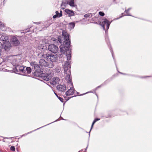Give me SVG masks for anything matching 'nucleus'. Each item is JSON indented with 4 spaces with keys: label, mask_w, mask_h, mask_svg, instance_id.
<instances>
[{
    "label": "nucleus",
    "mask_w": 152,
    "mask_h": 152,
    "mask_svg": "<svg viewBox=\"0 0 152 152\" xmlns=\"http://www.w3.org/2000/svg\"><path fill=\"white\" fill-rule=\"evenodd\" d=\"M58 121V119H57V120H56V121H53V122H52V123H50V124H47V125H45V126H42V127H40V128H38V129H36L34 130V131H31V132H28V133H27L25 134H23V135H22V136H21V137H23V136H26V135H27L28 134H30V133H31L32 132H33V131H36V130H38V129H40V128H42V127H44V126H47V125H49V124H51V123H53V122H56V121Z\"/></svg>",
    "instance_id": "obj_14"
},
{
    "label": "nucleus",
    "mask_w": 152,
    "mask_h": 152,
    "mask_svg": "<svg viewBox=\"0 0 152 152\" xmlns=\"http://www.w3.org/2000/svg\"><path fill=\"white\" fill-rule=\"evenodd\" d=\"M1 4H3V2H1Z\"/></svg>",
    "instance_id": "obj_48"
},
{
    "label": "nucleus",
    "mask_w": 152,
    "mask_h": 152,
    "mask_svg": "<svg viewBox=\"0 0 152 152\" xmlns=\"http://www.w3.org/2000/svg\"><path fill=\"white\" fill-rule=\"evenodd\" d=\"M70 61H66L64 66V76L66 80L68 83L72 87L65 93L66 96L72 95L74 93V89L73 88V83L72 81V77H71Z\"/></svg>",
    "instance_id": "obj_2"
},
{
    "label": "nucleus",
    "mask_w": 152,
    "mask_h": 152,
    "mask_svg": "<svg viewBox=\"0 0 152 152\" xmlns=\"http://www.w3.org/2000/svg\"><path fill=\"white\" fill-rule=\"evenodd\" d=\"M62 37L59 36L57 39L53 38L52 40L54 41V44L49 45L48 48L49 51L53 53H56L58 50V45L60 44L61 52L63 54L66 52V56L68 61L71 58V50L70 49V39L69 35L65 31H62Z\"/></svg>",
    "instance_id": "obj_1"
},
{
    "label": "nucleus",
    "mask_w": 152,
    "mask_h": 152,
    "mask_svg": "<svg viewBox=\"0 0 152 152\" xmlns=\"http://www.w3.org/2000/svg\"><path fill=\"white\" fill-rule=\"evenodd\" d=\"M34 23L35 24H39V22H35V23Z\"/></svg>",
    "instance_id": "obj_41"
},
{
    "label": "nucleus",
    "mask_w": 152,
    "mask_h": 152,
    "mask_svg": "<svg viewBox=\"0 0 152 152\" xmlns=\"http://www.w3.org/2000/svg\"><path fill=\"white\" fill-rule=\"evenodd\" d=\"M118 72H119V73L121 74H123V75H126V74H125V73H121V72H119V71H118Z\"/></svg>",
    "instance_id": "obj_39"
},
{
    "label": "nucleus",
    "mask_w": 152,
    "mask_h": 152,
    "mask_svg": "<svg viewBox=\"0 0 152 152\" xmlns=\"http://www.w3.org/2000/svg\"><path fill=\"white\" fill-rule=\"evenodd\" d=\"M11 47V45L9 43L5 45L4 47V49L6 51H8L10 50Z\"/></svg>",
    "instance_id": "obj_16"
},
{
    "label": "nucleus",
    "mask_w": 152,
    "mask_h": 152,
    "mask_svg": "<svg viewBox=\"0 0 152 152\" xmlns=\"http://www.w3.org/2000/svg\"><path fill=\"white\" fill-rule=\"evenodd\" d=\"M74 1L75 0H70V1L67 2V4L71 7H75Z\"/></svg>",
    "instance_id": "obj_17"
},
{
    "label": "nucleus",
    "mask_w": 152,
    "mask_h": 152,
    "mask_svg": "<svg viewBox=\"0 0 152 152\" xmlns=\"http://www.w3.org/2000/svg\"><path fill=\"white\" fill-rule=\"evenodd\" d=\"M55 13L56 14L53 15V18L55 19L57 18H60L61 17L59 16V13L58 11H56Z\"/></svg>",
    "instance_id": "obj_20"
},
{
    "label": "nucleus",
    "mask_w": 152,
    "mask_h": 152,
    "mask_svg": "<svg viewBox=\"0 0 152 152\" xmlns=\"http://www.w3.org/2000/svg\"><path fill=\"white\" fill-rule=\"evenodd\" d=\"M95 122H96L94 120L93 121V122H92L91 129L90 130V131H89V136H90V132L91 131V129H92V128L93 127V126L94 125V124H95Z\"/></svg>",
    "instance_id": "obj_25"
},
{
    "label": "nucleus",
    "mask_w": 152,
    "mask_h": 152,
    "mask_svg": "<svg viewBox=\"0 0 152 152\" xmlns=\"http://www.w3.org/2000/svg\"><path fill=\"white\" fill-rule=\"evenodd\" d=\"M41 49H43V47H42L40 48Z\"/></svg>",
    "instance_id": "obj_45"
},
{
    "label": "nucleus",
    "mask_w": 152,
    "mask_h": 152,
    "mask_svg": "<svg viewBox=\"0 0 152 152\" xmlns=\"http://www.w3.org/2000/svg\"><path fill=\"white\" fill-rule=\"evenodd\" d=\"M25 72L23 75L25 76L26 75V74H30L31 71V68L29 67H27L26 68V67L25 66Z\"/></svg>",
    "instance_id": "obj_13"
},
{
    "label": "nucleus",
    "mask_w": 152,
    "mask_h": 152,
    "mask_svg": "<svg viewBox=\"0 0 152 152\" xmlns=\"http://www.w3.org/2000/svg\"><path fill=\"white\" fill-rule=\"evenodd\" d=\"M124 14V13H122L121 14V16H120L119 18H115V19H114L113 20H117L119 18H121V17H122L123 16H124V15H123Z\"/></svg>",
    "instance_id": "obj_26"
},
{
    "label": "nucleus",
    "mask_w": 152,
    "mask_h": 152,
    "mask_svg": "<svg viewBox=\"0 0 152 152\" xmlns=\"http://www.w3.org/2000/svg\"><path fill=\"white\" fill-rule=\"evenodd\" d=\"M29 30L28 29H26L23 31V32H22L23 33H26L28 32H29Z\"/></svg>",
    "instance_id": "obj_29"
},
{
    "label": "nucleus",
    "mask_w": 152,
    "mask_h": 152,
    "mask_svg": "<svg viewBox=\"0 0 152 152\" xmlns=\"http://www.w3.org/2000/svg\"><path fill=\"white\" fill-rule=\"evenodd\" d=\"M54 94H55L57 96V97H58V96L57 94L56 93H55V92H54Z\"/></svg>",
    "instance_id": "obj_42"
},
{
    "label": "nucleus",
    "mask_w": 152,
    "mask_h": 152,
    "mask_svg": "<svg viewBox=\"0 0 152 152\" xmlns=\"http://www.w3.org/2000/svg\"><path fill=\"white\" fill-rule=\"evenodd\" d=\"M87 148H88V146H87V147L85 149L86 151V150Z\"/></svg>",
    "instance_id": "obj_46"
},
{
    "label": "nucleus",
    "mask_w": 152,
    "mask_h": 152,
    "mask_svg": "<svg viewBox=\"0 0 152 152\" xmlns=\"http://www.w3.org/2000/svg\"><path fill=\"white\" fill-rule=\"evenodd\" d=\"M58 99H59L62 102H63V98L58 96Z\"/></svg>",
    "instance_id": "obj_31"
},
{
    "label": "nucleus",
    "mask_w": 152,
    "mask_h": 152,
    "mask_svg": "<svg viewBox=\"0 0 152 152\" xmlns=\"http://www.w3.org/2000/svg\"><path fill=\"white\" fill-rule=\"evenodd\" d=\"M72 96V97H69V98H68V99H66V101H68V100H69L70 98H71L72 97H74V96Z\"/></svg>",
    "instance_id": "obj_36"
},
{
    "label": "nucleus",
    "mask_w": 152,
    "mask_h": 152,
    "mask_svg": "<svg viewBox=\"0 0 152 152\" xmlns=\"http://www.w3.org/2000/svg\"><path fill=\"white\" fill-rule=\"evenodd\" d=\"M60 79L59 78L57 77H54L52 79H51L50 81V82L51 84L53 85H55L59 83Z\"/></svg>",
    "instance_id": "obj_8"
},
{
    "label": "nucleus",
    "mask_w": 152,
    "mask_h": 152,
    "mask_svg": "<svg viewBox=\"0 0 152 152\" xmlns=\"http://www.w3.org/2000/svg\"><path fill=\"white\" fill-rule=\"evenodd\" d=\"M4 138H6V139H10V138H12V137H10V138H8V137H3Z\"/></svg>",
    "instance_id": "obj_40"
},
{
    "label": "nucleus",
    "mask_w": 152,
    "mask_h": 152,
    "mask_svg": "<svg viewBox=\"0 0 152 152\" xmlns=\"http://www.w3.org/2000/svg\"><path fill=\"white\" fill-rule=\"evenodd\" d=\"M40 65L49 68H52L53 66V64L52 63H49L43 59H41L39 61Z\"/></svg>",
    "instance_id": "obj_6"
},
{
    "label": "nucleus",
    "mask_w": 152,
    "mask_h": 152,
    "mask_svg": "<svg viewBox=\"0 0 152 152\" xmlns=\"http://www.w3.org/2000/svg\"><path fill=\"white\" fill-rule=\"evenodd\" d=\"M13 66H15V69H13V70L15 73L20 72L23 73L24 74V73L25 72V66L17 64V63H15L14 61L13 62Z\"/></svg>",
    "instance_id": "obj_5"
},
{
    "label": "nucleus",
    "mask_w": 152,
    "mask_h": 152,
    "mask_svg": "<svg viewBox=\"0 0 152 152\" xmlns=\"http://www.w3.org/2000/svg\"><path fill=\"white\" fill-rule=\"evenodd\" d=\"M64 12L66 14V15H67L69 17L73 16H75L74 12L72 10H70L68 9H65Z\"/></svg>",
    "instance_id": "obj_9"
},
{
    "label": "nucleus",
    "mask_w": 152,
    "mask_h": 152,
    "mask_svg": "<svg viewBox=\"0 0 152 152\" xmlns=\"http://www.w3.org/2000/svg\"><path fill=\"white\" fill-rule=\"evenodd\" d=\"M91 92H92V93H93V92H92V91H89V92H86V93H84V94H80V95H78V96H82V95H84V94H87V93H91Z\"/></svg>",
    "instance_id": "obj_32"
},
{
    "label": "nucleus",
    "mask_w": 152,
    "mask_h": 152,
    "mask_svg": "<svg viewBox=\"0 0 152 152\" xmlns=\"http://www.w3.org/2000/svg\"><path fill=\"white\" fill-rule=\"evenodd\" d=\"M110 51L111 52V53H112L113 58L114 59V56H113V51L112 49V48L111 47L110 48Z\"/></svg>",
    "instance_id": "obj_30"
},
{
    "label": "nucleus",
    "mask_w": 152,
    "mask_h": 152,
    "mask_svg": "<svg viewBox=\"0 0 152 152\" xmlns=\"http://www.w3.org/2000/svg\"><path fill=\"white\" fill-rule=\"evenodd\" d=\"M105 33L106 35L105 40L107 41H109V39L107 37V31H105Z\"/></svg>",
    "instance_id": "obj_24"
},
{
    "label": "nucleus",
    "mask_w": 152,
    "mask_h": 152,
    "mask_svg": "<svg viewBox=\"0 0 152 152\" xmlns=\"http://www.w3.org/2000/svg\"><path fill=\"white\" fill-rule=\"evenodd\" d=\"M131 9V8H129L127 10H126L124 11V12H125L126 13V14L125 15L132 16L129 12V11Z\"/></svg>",
    "instance_id": "obj_18"
},
{
    "label": "nucleus",
    "mask_w": 152,
    "mask_h": 152,
    "mask_svg": "<svg viewBox=\"0 0 152 152\" xmlns=\"http://www.w3.org/2000/svg\"><path fill=\"white\" fill-rule=\"evenodd\" d=\"M100 120L99 118H95L94 120L96 122V121H99Z\"/></svg>",
    "instance_id": "obj_34"
},
{
    "label": "nucleus",
    "mask_w": 152,
    "mask_h": 152,
    "mask_svg": "<svg viewBox=\"0 0 152 152\" xmlns=\"http://www.w3.org/2000/svg\"><path fill=\"white\" fill-rule=\"evenodd\" d=\"M99 15L102 16H103L104 15V13L102 12H99Z\"/></svg>",
    "instance_id": "obj_27"
},
{
    "label": "nucleus",
    "mask_w": 152,
    "mask_h": 152,
    "mask_svg": "<svg viewBox=\"0 0 152 152\" xmlns=\"http://www.w3.org/2000/svg\"><path fill=\"white\" fill-rule=\"evenodd\" d=\"M10 149L12 151H15V148L14 146H11L10 148Z\"/></svg>",
    "instance_id": "obj_28"
},
{
    "label": "nucleus",
    "mask_w": 152,
    "mask_h": 152,
    "mask_svg": "<svg viewBox=\"0 0 152 152\" xmlns=\"http://www.w3.org/2000/svg\"><path fill=\"white\" fill-rule=\"evenodd\" d=\"M2 48V44L1 42H0V50H1Z\"/></svg>",
    "instance_id": "obj_37"
},
{
    "label": "nucleus",
    "mask_w": 152,
    "mask_h": 152,
    "mask_svg": "<svg viewBox=\"0 0 152 152\" xmlns=\"http://www.w3.org/2000/svg\"><path fill=\"white\" fill-rule=\"evenodd\" d=\"M110 117H111V116L110 115L109 116H107L106 117V118H110Z\"/></svg>",
    "instance_id": "obj_43"
},
{
    "label": "nucleus",
    "mask_w": 152,
    "mask_h": 152,
    "mask_svg": "<svg viewBox=\"0 0 152 152\" xmlns=\"http://www.w3.org/2000/svg\"><path fill=\"white\" fill-rule=\"evenodd\" d=\"M148 77L149 76L144 77H142V78H145V77Z\"/></svg>",
    "instance_id": "obj_44"
},
{
    "label": "nucleus",
    "mask_w": 152,
    "mask_h": 152,
    "mask_svg": "<svg viewBox=\"0 0 152 152\" xmlns=\"http://www.w3.org/2000/svg\"><path fill=\"white\" fill-rule=\"evenodd\" d=\"M12 40V42L14 45L16 46L19 44L20 42L16 37H13Z\"/></svg>",
    "instance_id": "obj_11"
},
{
    "label": "nucleus",
    "mask_w": 152,
    "mask_h": 152,
    "mask_svg": "<svg viewBox=\"0 0 152 152\" xmlns=\"http://www.w3.org/2000/svg\"><path fill=\"white\" fill-rule=\"evenodd\" d=\"M112 79L109 78L107 80H106V81H105L103 83H102V84H101L100 85L98 86V87H96L95 89V91L98 88L104 86L105 85H106L107 83L109 82Z\"/></svg>",
    "instance_id": "obj_12"
},
{
    "label": "nucleus",
    "mask_w": 152,
    "mask_h": 152,
    "mask_svg": "<svg viewBox=\"0 0 152 152\" xmlns=\"http://www.w3.org/2000/svg\"><path fill=\"white\" fill-rule=\"evenodd\" d=\"M3 142H5V141H4V140H3Z\"/></svg>",
    "instance_id": "obj_49"
},
{
    "label": "nucleus",
    "mask_w": 152,
    "mask_h": 152,
    "mask_svg": "<svg viewBox=\"0 0 152 152\" xmlns=\"http://www.w3.org/2000/svg\"><path fill=\"white\" fill-rule=\"evenodd\" d=\"M118 72H119V73L121 74H123V75H126V74H125V73H121V72H119V71H118Z\"/></svg>",
    "instance_id": "obj_38"
},
{
    "label": "nucleus",
    "mask_w": 152,
    "mask_h": 152,
    "mask_svg": "<svg viewBox=\"0 0 152 152\" xmlns=\"http://www.w3.org/2000/svg\"><path fill=\"white\" fill-rule=\"evenodd\" d=\"M56 88L59 91L61 92H64L66 89V86L64 84L58 85L57 86Z\"/></svg>",
    "instance_id": "obj_10"
},
{
    "label": "nucleus",
    "mask_w": 152,
    "mask_h": 152,
    "mask_svg": "<svg viewBox=\"0 0 152 152\" xmlns=\"http://www.w3.org/2000/svg\"><path fill=\"white\" fill-rule=\"evenodd\" d=\"M111 23L106 18L104 19L103 21L102 22V26L103 29L105 31V26H106V29L107 30L109 28L110 25Z\"/></svg>",
    "instance_id": "obj_7"
},
{
    "label": "nucleus",
    "mask_w": 152,
    "mask_h": 152,
    "mask_svg": "<svg viewBox=\"0 0 152 152\" xmlns=\"http://www.w3.org/2000/svg\"><path fill=\"white\" fill-rule=\"evenodd\" d=\"M15 61V63H17V64H18V62H20V59H17L16 58H14L13 59V60L12 61V64L13 65V61Z\"/></svg>",
    "instance_id": "obj_21"
},
{
    "label": "nucleus",
    "mask_w": 152,
    "mask_h": 152,
    "mask_svg": "<svg viewBox=\"0 0 152 152\" xmlns=\"http://www.w3.org/2000/svg\"><path fill=\"white\" fill-rule=\"evenodd\" d=\"M0 40L3 42V43H4L5 42H6L8 40V38L4 35H2L0 38Z\"/></svg>",
    "instance_id": "obj_15"
},
{
    "label": "nucleus",
    "mask_w": 152,
    "mask_h": 152,
    "mask_svg": "<svg viewBox=\"0 0 152 152\" xmlns=\"http://www.w3.org/2000/svg\"><path fill=\"white\" fill-rule=\"evenodd\" d=\"M90 16L91 17L92 16V14L91 13L86 14L84 15V17L86 18L89 17Z\"/></svg>",
    "instance_id": "obj_22"
},
{
    "label": "nucleus",
    "mask_w": 152,
    "mask_h": 152,
    "mask_svg": "<svg viewBox=\"0 0 152 152\" xmlns=\"http://www.w3.org/2000/svg\"><path fill=\"white\" fill-rule=\"evenodd\" d=\"M7 1V0H4L3 1V4H0V7H2L4 6Z\"/></svg>",
    "instance_id": "obj_23"
},
{
    "label": "nucleus",
    "mask_w": 152,
    "mask_h": 152,
    "mask_svg": "<svg viewBox=\"0 0 152 152\" xmlns=\"http://www.w3.org/2000/svg\"><path fill=\"white\" fill-rule=\"evenodd\" d=\"M62 15V11L61 10L60 11V12L59 13V17H61Z\"/></svg>",
    "instance_id": "obj_33"
},
{
    "label": "nucleus",
    "mask_w": 152,
    "mask_h": 152,
    "mask_svg": "<svg viewBox=\"0 0 152 152\" xmlns=\"http://www.w3.org/2000/svg\"><path fill=\"white\" fill-rule=\"evenodd\" d=\"M30 65L32 67V69H34L35 71L33 73V74L35 76L37 77H41L43 80L45 81H48L50 79L51 75L50 74L52 72L51 70L49 69L50 73H43L42 69L40 66L37 62L34 61H32L30 63Z\"/></svg>",
    "instance_id": "obj_3"
},
{
    "label": "nucleus",
    "mask_w": 152,
    "mask_h": 152,
    "mask_svg": "<svg viewBox=\"0 0 152 152\" xmlns=\"http://www.w3.org/2000/svg\"><path fill=\"white\" fill-rule=\"evenodd\" d=\"M50 23H48L45 26V27L46 28H47L50 25Z\"/></svg>",
    "instance_id": "obj_35"
},
{
    "label": "nucleus",
    "mask_w": 152,
    "mask_h": 152,
    "mask_svg": "<svg viewBox=\"0 0 152 152\" xmlns=\"http://www.w3.org/2000/svg\"><path fill=\"white\" fill-rule=\"evenodd\" d=\"M75 25V23L73 22L70 23L69 24V27L72 29H73L74 28Z\"/></svg>",
    "instance_id": "obj_19"
},
{
    "label": "nucleus",
    "mask_w": 152,
    "mask_h": 152,
    "mask_svg": "<svg viewBox=\"0 0 152 152\" xmlns=\"http://www.w3.org/2000/svg\"><path fill=\"white\" fill-rule=\"evenodd\" d=\"M96 94V95L97 96V97H98V95H97V94Z\"/></svg>",
    "instance_id": "obj_47"
},
{
    "label": "nucleus",
    "mask_w": 152,
    "mask_h": 152,
    "mask_svg": "<svg viewBox=\"0 0 152 152\" xmlns=\"http://www.w3.org/2000/svg\"><path fill=\"white\" fill-rule=\"evenodd\" d=\"M42 57L48 61H50L53 64V62H56L58 57L57 56L52 54L50 53L43 54L42 55Z\"/></svg>",
    "instance_id": "obj_4"
},
{
    "label": "nucleus",
    "mask_w": 152,
    "mask_h": 152,
    "mask_svg": "<svg viewBox=\"0 0 152 152\" xmlns=\"http://www.w3.org/2000/svg\"><path fill=\"white\" fill-rule=\"evenodd\" d=\"M77 94H78L79 93H78V92H77Z\"/></svg>",
    "instance_id": "obj_50"
}]
</instances>
